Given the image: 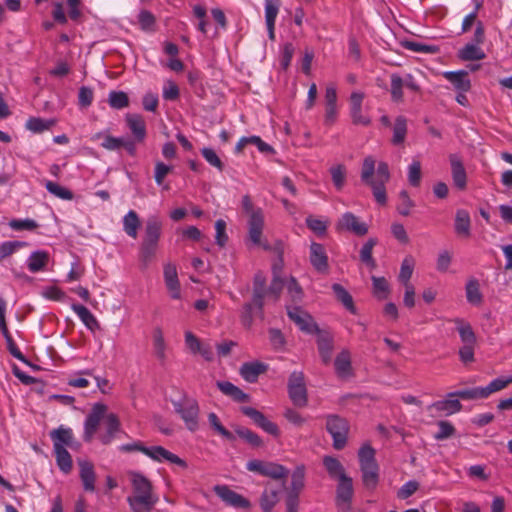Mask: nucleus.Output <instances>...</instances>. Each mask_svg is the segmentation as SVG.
Instances as JSON below:
<instances>
[{
    "instance_id": "a19ab883",
    "label": "nucleus",
    "mask_w": 512,
    "mask_h": 512,
    "mask_svg": "<svg viewBox=\"0 0 512 512\" xmlns=\"http://www.w3.org/2000/svg\"><path fill=\"white\" fill-rule=\"evenodd\" d=\"M414 266H415V260L412 256H406L403 261H402V264H401V268H400V273H399V281L403 284V285H408V284H411L410 283V278L413 274V270H414Z\"/></svg>"
},
{
    "instance_id": "393cba45",
    "label": "nucleus",
    "mask_w": 512,
    "mask_h": 512,
    "mask_svg": "<svg viewBox=\"0 0 512 512\" xmlns=\"http://www.w3.org/2000/svg\"><path fill=\"white\" fill-rule=\"evenodd\" d=\"M430 409L442 412L445 415H452L461 411L462 404L457 397H450L448 394L446 399L434 402Z\"/></svg>"
},
{
    "instance_id": "7ed1b4c3",
    "label": "nucleus",
    "mask_w": 512,
    "mask_h": 512,
    "mask_svg": "<svg viewBox=\"0 0 512 512\" xmlns=\"http://www.w3.org/2000/svg\"><path fill=\"white\" fill-rule=\"evenodd\" d=\"M160 221L156 217L147 220L140 249V259L144 265L153 262L158 254Z\"/></svg>"
},
{
    "instance_id": "a18cd8bd",
    "label": "nucleus",
    "mask_w": 512,
    "mask_h": 512,
    "mask_svg": "<svg viewBox=\"0 0 512 512\" xmlns=\"http://www.w3.org/2000/svg\"><path fill=\"white\" fill-rule=\"evenodd\" d=\"M511 383L512 375L508 377H499L492 380L486 387H482L483 392L485 393V398L489 397L495 392L505 389Z\"/></svg>"
},
{
    "instance_id": "9d476101",
    "label": "nucleus",
    "mask_w": 512,
    "mask_h": 512,
    "mask_svg": "<svg viewBox=\"0 0 512 512\" xmlns=\"http://www.w3.org/2000/svg\"><path fill=\"white\" fill-rule=\"evenodd\" d=\"M213 490L224 503L231 507L242 509L250 507V502L246 498L230 489L227 485H216Z\"/></svg>"
},
{
    "instance_id": "72a5a7b5",
    "label": "nucleus",
    "mask_w": 512,
    "mask_h": 512,
    "mask_svg": "<svg viewBox=\"0 0 512 512\" xmlns=\"http://www.w3.org/2000/svg\"><path fill=\"white\" fill-rule=\"evenodd\" d=\"M123 230L125 233L133 238L136 239L138 236V229L141 225L140 219L137 215V213L134 210H130L124 217H123Z\"/></svg>"
},
{
    "instance_id": "2eb2a0df",
    "label": "nucleus",
    "mask_w": 512,
    "mask_h": 512,
    "mask_svg": "<svg viewBox=\"0 0 512 512\" xmlns=\"http://www.w3.org/2000/svg\"><path fill=\"white\" fill-rule=\"evenodd\" d=\"M310 263L313 268L319 272L326 274L329 270L328 255L325 247L316 242H312L310 245Z\"/></svg>"
},
{
    "instance_id": "cd10ccee",
    "label": "nucleus",
    "mask_w": 512,
    "mask_h": 512,
    "mask_svg": "<svg viewBox=\"0 0 512 512\" xmlns=\"http://www.w3.org/2000/svg\"><path fill=\"white\" fill-rule=\"evenodd\" d=\"M458 57L463 61H479L486 57L481 45L467 43L458 51Z\"/></svg>"
},
{
    "instance_id": "c85d7f7f",
    "label": "nucleus",
    "mask_w": 512,
    "mask_h": 512,
    "mask_svg": "<svg viewBox=\"0 0 512 512\" xmlns=\"http://www.w3.org/2000/svg\"><path fill=\"white\" fill-rule=\"evenodd\" d=\"M49 261V254L44 250H37L30 254L27 260V267L30 272L37 273L44 270Z\"/></svg>"
},
{
    "instance_id": "4c0bfd02",
    "label": "nucleus",
    "mask_w": 512,
    "mask_h": 512,
    "mask_svg": "<svg viewBox=\"0 0 512 512\" xmlns=\"http://www.w3.org/2000/svg\"><path fill=\"white\" fill-rule=\"evenodd\" d=\"M59 469L68 474L72 470V457L67 449H53Z\"/></svg>"
},
{
    "instance_id": "49530a36",
    "label": "nucleus",
    "mask_w": 512,
    "mask_h": 512,
    "mask_svg": "<svg viewBox=\"0 0 512 512\" xmlns=\"http://www.w3.org/2000/svg\"><path fill=\"white\" fill-rule=\"evenodd\" d=\"M375 164L376 161L372 156H367L364 158L361 168V180L363 183L367 184L375 181Z\"/></svg>"
},
{
    "instance_id": "4468645a",
    "label": "nucleus",
    "mask_w": 512,
    "mask_h": 512,
    "mask_svg": "<svg viewBox=\"0 0 512 512\" xmlns=\"http://www.w3.org/2000/svg\"><path fill=\"white\" fill-rule=\"evenodd\" d=\"M337 228L354 233L357 236H364L368 232L366 223L351 212L344 213L338 220Z\"/></svg>"
},
{
    "instance_id": "5fc2aeb1",
    "label": "nucleus",
    "mask_w": 512,
    "mask_h": 512,
    "mask_svg": "<svg viewBox=\"0 0 512 512\" xmlns=\"http://www.w3.org/2000/svg\"><path fill=\"white\" fill-rule=\"evenodd\" d=\"M262 475L279 480L286 478L288 475V471L282 465L275 463H266Z\"/></svg>"
},
{
    "instance_id": "ddd939ff",
    "label": "nucleus",
    "mask_w": 512,
    "mask_h": 512,
    "mask_svg": "<svg viewBox=\"0 0 512 512\" xmlns=\"http://www.w3.org/2000/svg\"><path fill=\"white\" fill-rule=\"evenodd\" d=\"M53 441V449L78 448L80 444L75 441L73 431L69 427L59 426L50 432Z\"/></svg>"
},
{
    "instance_id": "f704fd0d",
    "label": "nucleus",
    "mask_w": 512,
    "mask_h": 512,
    "mask_svg": "<svg viewBox=\"0 0 512 512\" xmlns=\"http://www.w3.org/2000/svg\"><path fill=\"white\" fill-rule=\"evenodd\" d=\"M471 227L470 215L466 210L460 209L456 212L455 231L458 235L469 236Z\"/></svg>"
},
{
    "instance_id": "603ef678",
    "label": "nucleus",
    "mask_w": 512,
    "mask_h": 512,
    "mask_svg": "<svg viewBox=\"0 0 512 512\" xmlns=\"http://www.w3.org/2000/svg\"><path fill=\"white\" fill-rule=\"evenodd\" d=\"M330 174L332 178V182L335 186V188L340 191L345 185L346 180V168L342 164H338L335 166H332L330 168Z\"/></svg>"
},
{
    "instance_id": "09e8293b",
    "label": "nucleus",
    "mask_w": 512,
    "mask_h": 512,
    "mask_svg": "<svg viewBox=\"0 0 512 512\" xmlns=\"http://www.w3.org/2000/svg\"><path fill=\"white\" fill-rule=\"evenodd\" d=\"M162 460L167 461L174 472L185 470L188 467V464L184 459L164 448H162Z\"/></svg>"
},
{
    "instance_id": "6e6d98bb",
    "label": "nucleus",
    "mask_w": 512,
    "mask_h": 512,
    "mask_svg": "<svg viewBox=\"0 0 512 512\" xmlns=\"http://www.w3.org/2000/svg\"><path fill=\"white\" fill-rule=\"evenodd\" d=\"M467 301L471 304H479L482 301V294L479 289V283L476 279L470 280L466 285Z\"/></svg>"
},
{
    "instance_id": "e433bc0d",
    "label": "nucleus",
    "mask_w": 512,
    "mask_h": 512,
    "mask_svg": "<svg viewBox=\"0 0 512 512\" xmlns=\"http://www.w3.org/2000/svg\"><path fill=\"white\" fill-rule=\"evenodd\" d=\"M129 97L124 91H110L108 94V104L111 108L121 110L129 106Z\"/></svg>"
},
{
    "instance_id": "423d86ee",
    "label": "nucleus",
    "mask_w": 512,
    "mask_h": 512,
    "mask_svg": "<svg viewBox=\"0 0 512 512\" xmlns=\"http://www.w3.org/2000/svg\"><path fill=\"white\" fill-rule=\"evenodd\" d=\"M164 282L167 296L176 302L173 306L175 310H183L185 293L181 288L178 278L177 268L174 264H167L164 267Z\"/></svg>"
},
{
    "instance_id": "b1692460",
    "label": "nucleus",
    "mask_w": 512,
    "mask_h": 512,
    "mask_svg": "<svg viewBox=\"0 0 512 512\" xmlns=\"http://www.w3.org/2000/svg\"><path fill=\"white\" fill-rule=\"evenodd\" d=\"M268 366L261 362H247L240 368V375L249 383L257 381L259 375L266 372Z\"/></svg>"
},
{
    "instance_id": "aec40b11",
    "label": "nucleus",
    "mask_w": 512,
    "mask_h": 512,
    "mask_svg": "<svg viewBox=\"0 0 512 512\" xmlns=\"http://www.w3.org/2000/svg\"><path fill=\"white\" fill-rule=\"evenodd\" d=\"M443 77L448 80L453 87L460 92H468L471 89V81L468 72L465 70L445 71Z\"/></svg>"
},
{
    "instance_id": "f8f14e48",
    "label": "nucleus",
    "mask_w": 512,
    "mask_h": 512,
    "mask_svg": "<svg viewBox=\"0 0 512 512\" xmlns=\"http://www.w3.org/2000/svg\"><path fill=\"white\" fill-rule=\"evenodd\" d=\"M241 411L245 416L249 417L254 422V424L260 427L266 433L275 437L279 436L280 431L278 426L274 422L268 420L262 412L253 407L247 406L242 407Z\"/></svg>"
},
{
    "instance_id": "de8ad7c7",
    "label": "nucleus",
    "mask_w": 512,
    "mask_h": 512,
    "mask_svg": "<svg viewBox=\"0 0 512 512\" xmlns=\"http://www.w3.org/2000/svg\"><path fill=\"white\" fill-rule=\"evenodd\" d=\"M45 188L49 193L54 195L55 197H58L62 200H72L73 199V193L69 189L60 186L59 184L53 182V181H45L44 183Z\"/></svg>"
},
{
    "instance_id": "dca6fc26",
    "label": "nucleus",
    "mask_w": 512,
    "mask_h": 512,
    "mask_svg": "<svg viewBox=\"0 0 512 512\" xmlns=\"http://www.w3.org/2000/svg\"><path fill=\"white\" fill-rule=\"evenodd\" d=\"M363 99L364 93L362 92H353L350 95V116L353 124L368 126L371 123V119L362 112Z\"/></svg>"
},
{
    "instance_id": "5701e85b",
    "label": "nucleus",
    "mask_w": 512,
    "mask_h": 512,
    "mask_svg": "<svg viewBox=\"0 0 512 512\" xmlns=\"http://www.w3.org/2000/svg\"><path fill=\"white\" fill-rule=\"evenodd\" d=\"M78 465L80 468V478L83 483L84 490L93 492L95 490L96 480L93 464L87 460H79Z\"/></svg>"
},
{
    "instance_id": "1a4fd4ad",
    "label": "nucleus",
    "mask_w": 512,
    "mask_h": 512,
    "mask_svg": "<svg viewBox=\"0 0 512 512\" xmlns=\"http://www.w3.org/2000/svg\"><path fill=\"white\" fill-rule=\"evenodd\" d=\"M287 315L301 331L307 334H314L319 330L313 317L299 306H287Z\"/></svg>"
},
{
    "instance_id": "c9c22d12",
    "label": "nucleus",
    "mask_w": 512,
    "mask_h": 512,
    "mask_svg": "<svg viewBox=\"0 0 512 512\" xmlns=\"http://www.w3.org/2000/svg\"><path fill=\"white\" fill-rule=\"evenodd\" d=\"M407 134V119L404 116H398L393 126L392 143L400 145L405 141Z\"/></svg>"
},
{
    "instance_id": "7c9ffc66",
    "label": "nucleus",
    "mask_w": 512,
    "mask_h": 512,
    "mask_svg": "<svg viewBox=\"0 0 512 512\" xmlns=\"http://www.w3.org/2000/svg\"><path fill=\"white\" fill-rule=\"evenodd\" d=\"M284 487V482L279 488L266 487L261 499L260 506L264 512H270L276 503L279 501V494L281 489Z\"/></svg>"
},
{
    "instance_id": "e2e57ef3",
    "label": "nucleus",
    "mask_w": 512,
    "mask_h": 512,
    "mask_svg": "<svg viewBox=\"0 0 512 512\" xmlns=\"http://www.w3.org/2000/svg\"><path fill=\"white\" fill-rule=\"evenodd\" d=\"M421 163L419 160H413L408 167V181L411 186L418 187L421 182Z\"/></svg>"
},
{
    "instance_id": "c03bdc74",
    "label": "nucleus",
    "mask_w": 512,
    "mask_h": 512,
    "mask_svg": "<svg viewBox=\"0 0 512 512\" xmlns=\"http://www.w3.org/2000/svg\"><path fill=\"white\" fill-rule=\"evenodd\" d=\"M450 397H457L463 400H475V399H485V393L483 392L482 387H474L470 389H463L455 392L449 393Z\"/></svg>"
},
{
    "instance_id": "79ce46f5",
    "label": "nucleus",
    "mask_w": 512,
    "mask_h": 512,
    "mask_svg": "<svg viewBox=\"0 0 512 512\" xmlns=\"http://www.w3.org/2000/svg\"><path fill=\"white\" fill-rule=\"evenodd\" d=\"M332 290L336 298L352 313H355V306L353 299L348 291L340 284L335 283L332 285Z\"/></svg>"
},
{
    "instance_id": "c756f323",
    "label": "nucleus",
    "mask_w": 512,
    "mask_h": 512,
    "mask_svg": "<svg viewBox=\"0 0 512 512\" xmlns=\"http://www.w3.org/2000/svg\"><path fill=\"white\" fill-rule=\"evenodd\" d=\"M104 424L106 432L100 436V440L106 445L113 440L115 433L119 430L120 422L117 415L114 413H106L104 417Z\"/></svg>"
},
{
    "instance_id": "8fccbe9b",
    "label": "nucleus",
    "mask_w": 512,
    "mask_h": 512,
    "mask_svg": "<svg viewBox=\"0 0 512 512\" xmlns=\"http://www.w3.org/2000/svg\"><path fill=\"white\" fill-rule=\"evenodd\" d=\"M305 469L303 466H298L294 470L291 476V488L289 493H295L299 496V493L304 487Z\"/></svg>"
},
{
    "instance_id": "4d7b16f0",
    "label": "nucleus",
    "mask_w": 512,
    "mask_h": 512,
    "mask_svg": "<svg viewBox=\"0 0 512 512\" xmlns=\"http://www.w3.org/2000/svg\"><path fill=\"white\" fill-rule=\"evenodd\" d=\"M386 183L387 182L375 180V181H372V183L366 184L372 189L373 196H374L375 200L377 201V203H379L380 205H385L387 202L386 188H385Z\"/></svg>"
},
{
    "instance_id": "4be33fe9",
    "label": "nucleus",
    "mask_w": 512,
    "mask_h": 512,
    "mask_svg": "<svg viewBox=\"0 0 512 512\" xmlns=\"http://www.w3.org/2000/svg\"><path fill=\"white\" fill-rule=\"evenodd\" d=\"M335 372L342 379L349 378L353 375L351 364V354L348 350H342L334 361Z\"/></svg>"
},
{
    "instance_id": "f3484780",
    "label": "nucleus",
    "mask_w": 512,
    "mask_h": 512,
    "mask_svg": "<svg viewBox=\"0 0 512 512\" xmlns=\"http://www.w3.org/2000/svg\"><path fill=\"white\" fill-rule=\"evenodd\" d=\"M248 239L257 246L268 248L262 242V234L264 229V213L250 215L247 221Z\"/></svg>"
},
{
    "instance_id": "412c9836",
    "label": "nucleus",
    "mask_w": 512,
    "mask_h": 512,
    "mask_svg": "<svg viewBox=\"0 0 512 512\" xmlns=\"http://www.w3.org/2000/svg\"><path fill=\"white\" fill-rule=\"evenodd\" d=\"M449 160L454 185L460 190L465 189L467 184V175L461 159L459 156L452 154L450 155Z\"/></svg>"
},
{
    "instance_id": "37998d69",
    "label": "nucleus",
    "mask_w": 512,
    "mask_h": 512,
    "mask_svg": "<svg viewBox=\"0 0 512 512\" xmlns=\"http://www.w3.org/2000/svg\"><path fill=\"white\" fill-rule=\"evenodd\" d=\"M391 79V99L396 103H400L403 101V87H404V79L400 77L398 74H392L390 76Z\"/></svg>"
},
{
    "instance_id": "bb28decb",
    "label": "nucleus",
    "mask_w": 512,
    "mask_h": 512,
    "mask_svg": "<svg viewBox=\"0 0 512 512\" xmlns=\"http://www.w3.org/2000/svg\"><path fill=\"white\" fill-rule=\"evenodd\" d=\"M216 385L224 395L238 403L247 402L249 400V396L246 393L229 381H218Z\"/></svg>"
},
{
    "instance_id": "f03ea898",
    "label": "nucleus",
    "mask_w": 512,
    "mask_h": 512,
    "mask_svg": "<svg viewBox=\"0 0 512 512\" xmlns=\"http://www.w3.org/2000/svg\"><path fill=\"white\" fill-rule=\"evenodd\" d=\"M362 483L367 490L376 489L379 482V466L375 459V450L368 444L358 452Z\"/></svg>"
},
{
    "instance_id": "58836bf2",
    "label": "nucleus",
    "mask_w": 512,
    "mask_h": 512,
    "mask_svg": "<svg viewBox=\"0 0 512 512\" xmlns=\"http://www.w3.org/2000/svg\"><path fill=\"white\" fill-rule=\"evenodd\" d=\"M54 119L44 120L39 117H30L26 122V128L34 133H41L55 125Z\"/></svg>"
},
{
    "instance_id": "338daca9",
    "label": "nucleus",
    "mask_w": 512,
    "mask_h": 512,
    "mask_svg": "<svg viewBox=\"0 0 512 512\" xmlns=\"http://www.w3.org/2000/svg\"><path fill=\"white\" fill-rule=\"evenodd\" d=\"M373 289L376 296L380 299L387 297L389 285L384 277H372Z\"/></svg>"
},
{
    "instance_id": "69168bd1",
    "label": "nucleus",
    "mask_w": 512,
    "mask_h": 512,
    "mask_svg": "<svg viewBox=\"0 0 512 512\" xmlns=\"http://www.w3.org/2000/svg\"><path fill=\"white\" fill-rule=\"evenodd\" d=\"M208 421H209V424L211 425V427L217 431L221 436H223L224 438L228 439V440H232L234 439V436L233 434L228 431L220 422L218 416L215 414V413H210L208 415Z\"/></svg>"
},
{
    "instance_id": "473e14b6",
    "label": "nucleus",
    "mask_w": 512,
    "mask_h": 512,
    "mask_svg": "<svg viewBox=\"0 0 512 512\" xmlns=\"http://www.w3.org/2000/svg\"><path fill=\"white\" fill-rule=\"evenodd\" d=\"M456 325V329L459 333L460 339L465 344H475L476 336L471 325L463 319L455 318L452 320Z\"/></svg>"
},
{
    "instance_id": "13d9d810",
    "label": "nucleus",
    "mask_w": 512,
    "mask_h": 512,
    "mask_svg": "<svg viewBox=\"0 0 512 512\" xmlns=\"http://www.w3.org/2000/svg\"><path fill=\"white\" fill-rule=\"evenodd\" d=\"M280 1L279 0H265L264 8H265V21L266 23H275L276 18L280 9Z\"/></svg>"
},
{
    "instance_id": "f257e3e1",
    "label": "nucleus",
    "mask_w": 512,
    "mask_h": 512,
    "mask_svg": "<svg viewBox=\"0 0 512 512\" xmlns=\"http://www.w3.org/2000/svg\"><path fill=\"white\" fill-rule=\"evenodd\" d=\"M131 481L133 495L128 497V502L134 512H149L156 502L151 493L150 482L140 474L132 473Z\"/></svg>"
},
{
    "instance_id": "ea45409f",
    "label": "nucleus",
    "mask_w": 512,
    "mask_h": 512,
    "mask_svg": "<svg viewBox=\"0 0 512 512\" xmlns=\"http://www.w3.org/2000/svg\"><path fill=\"white\" fill-rule=\"evenodd\" d=\"M323 464L331 477H337L339 480L342 476H347L340 461L334 457L326 456L323 459Z\"/></svg>"
},
{
    "instance_id": "052dcab7",
    "label": "nucleus",
    "mask_w": 512,
    "mask_h": 512,
    "mask_svg": "<svg viewBox=\"0 0 512 512\" xmlns=\"http://www.w3.org/2000/svg\"><path fill=\"white\" fill-rule=\"evenodd\" d=\"M438 431L435 433L434 438L438 441L446 440L455 434V427L449 421H439L437 423Z\"/></svg>"
},
{
    "instance_id": "39448f33",
    "label": "nucleus",
    "mask_w": 512,
    "mask_h": 512,
    "mask_svg": "<svg viewBox=\"0 0 512 512\" xmlns=\"http://www.w3.org/2000/svg\"><path fill=\"white\" fill-rule=\"evenodd\" d=\"M174 410L180 415L186 427L190 431H196L199 426V405L193 398L185 395L180 396L179 399H171Z\"/></svg>"
},
{
    "instance_id": "0eeeda50",
    "label": "nucleus",
    "mask_w": 512,
    "mask_h": 512,
    "mask_svg": "<svg viewBox=\"0 0 512 512\" xmlns=\"http://www.w3.org/2000/svg\"><path fill=\"white\" fill-rule=\"evenodd\" d=\"M107 412V406L103 403H95L91 411L86 416L84 422L83 440L85 442H91L96 431L99 428L100 422L104 420Z\"/></svg>"
},
{
    "instance_id": "6ab92c4d",
    "label": "nucleus",
    "mask_w": 512,
    "mask_h": 512,
    "mask_svg": "<svg viewBox=\"0 0 512 512\" xmlns=\"http://www.w3.org/2000/svg\"><path fill=\"white\" fill-rule=\"evenodd\" d=\"M316 333L319 355L324 364H329L332 360L334 348L333 337L330 333L321 330H318Z\"/></svg>"
},
{
    "instance_id": "a211bd4d",
    "label": "nucleus",
    "mask_w": 512,
    "mask_h": 512,
    "mask_svg": "<svg viewBox=\"0 0 512 512\" xmlns=\"http://www.w3.org/2000/svg\"><path fill=\"white\" fill-rule=\"evenodd\" d=\"M186 347L192 354H200L206 361L213 360V351L210 345L204 344L190 331L185 333Z\"/></svg>"
},
{
    "instance_id": "2f4dec72",
    "label": "nucleus",
    "mask_w": 512,
    "mask_h": 512,
    "mask_svg": "<svg viewBox=\"0 0 512 512\" xmlns=\"http://www.w3.org/2000/svg\"><path fill=\"white\" fill-rule=\"evenodd\" d=\"M125 120L128 128L131 130L135 138L142 140L146 134L145 122L142 116L139 114L128 113L125 116Z\"/></svg>"
},
{
    "instance_id": "0e129e2a",
    "label": "nucleus",
    "mask_w": 512,
    "mask_h": 512,
    "mask_svg": "<svg viewBox=\"0 0 512 512\" xmlns=\"http://www.w3.org/2000/svg\"><path fill=\"white\" fill-rule=\"evenodd\" d=\"M481 6L482 4L480 2H476L475 9L464 17L461 25L462 33L468 32L473 25L477 26V22L479 21L477 20V16Z\"/></svg>"
},
{
    "instance_id": "680f3d73",
    "label": "nucleus",
    "mask_w": 512,
    "mask_h": 512,
    "mask_svg": "<svg viewBox=\"0 0 512 512\" xmlns=\"http://www.w3.org/2000/svg\"><path fill=\"white\" fill-rule=\"evenodd\" d=\"M9 227L15 231L28 230L32 231L39 227L38 223L33 219H12L8 223Z\"/></svg>"
},
{
    "instance_id": "6e6552de",
    "label": "nucleus",
    "mask_w": 512,
    "mask_h": 512,
    "mask_svg": "<svg viewBox=\"0 0 512 512\" xmlns=\"http://www.w3.org/2000/svg\"><path fill=\"white\" fill-rule=\"evenodd\" d=\"M326 429L333 438V446L335 449H342L347 440L348 425L347 422L336 415L327 417Z\"/></svg>"
},
{
    "instance_id": "a878e982",
    "label": "nucleus",
    "mask_w": 512,
    "mask_h": 512,
    "mask_svg": "<svg viewBox=\"0 0 512 512\" xmlns=\"http://www.w3.org/2000/svg\"><path fill=\"white\" fill-rule=\"evenodd\" d=\"M71 308L87 329L94 332L100 328L98 320L87 307L81 304H72Z\"/></svg>"
},
{
    "instance_id": "9b49d317",
    "label": "nucleus",
    "mask_w": 512,
    "mask_h": 512,
    "mask_svg": "<svg viewBox=\"0 0 512 512\" xmlns=\"http://www.w3.org/2000/svg\"><path fill=\"white\" fill-rule=\"evenodd\" d=\"M353 497V483L348 476H342L337 486L336 503L339 510L348 512L351 509V501Z\"/></svg>"
},
{
    "instance_id": "864d4df0",
    "label": "nucleus",
    "mask_w": 512,
    "mask_h": 512,
    "mask_svg": "<svg viewBox=\"0 0 512 512\" xmlns=\"http://www.w3.org/2000/svg\"><path fill=\"white\" fill-rule=\"evenodd\" d=\"M376 245L375 239H369L361 248L360 251V260L365 263L370 268H375L376 262L372 256V251L374 246Z\"/></svg>"
},
{
    "instance_id": "20e7f679",
    "label": "nucleus",
    "mask_w": 512,
    "mask_h": 512,
    "mask_svg": "<svg viewBox=\"0 0 512 512\" xmlns=\"http://www.w3.org/2000/svg\"><path fill=\"white\" fill-rule=\"evenodd\" d=\"M266 280L262 274H256L254 277L252 303H246L243 307L242 322L249 327L253 322L254 309L261 317L263 315V299L266 295Z\"/></svg>"
},
{
    "instance_id": "3c124183",
    "label": "nucleus",
    "mask_w": 512,
    "mask_h": 512,
    "mask_svg": "<svg viewBox=\"0 0 512 512\" xmlns=\"http://www.w3.org/2000/svg\"><path fill=\"white\" fill-rule=\"evenodd\" d=\"M288 392L294 405L298 407H305L307 405L306 386L289 387Z\"/></svg>"
},
{
    "instance_id": "bf43d9fd",
    "label": "nucleus",
    "mask_w": 512,
    "mask_h": 512,
    "mask_svg": "<svg viewBox=\"0 0 512 512\" xmlns=\"http://www.w3.org/2000/svg\"><path fill=\"white\" fill-rule=\"evenodd\" d=\"M27 245L23 241H6L0 244V262L6 257L12 255L18 249L23 248Z\"/></svg>"
},
{
    "instance_id": "774afa93",
    "label": "nucleus",
    "mask_w": 512,
    "mask_h": 512,
    "mask_svg": "<svg viewBox=\"0 0 512 512\" xmlns=\"http://www.w3.org/2000/svg\"><path fill=\"white\" fill-rule=\"evenodd\" d=\"M201 154L211 166L215 167L219 171H223L224 165L213 149L204 147L201 150Z\"/></svg>"
}]
</instances>
